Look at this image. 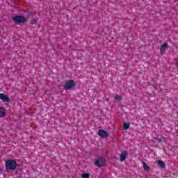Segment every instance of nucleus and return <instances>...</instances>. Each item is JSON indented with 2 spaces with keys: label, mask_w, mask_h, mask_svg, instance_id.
Segmentation results:
<instances>
[{
  "label": "nucleus",
  "mask_w": 178,
  "mask_h": 178,
  "mask_svg": "<svg viewBox=\"0 0 178 178\" xmlns=\"http://www.w3.org/2000/svg\"><path fill=\"white\" fill-rule=\"evenodd\" d=\"M82 178H90V174L89 173H83L82 175Z\"/></svg>",
  "instance_id": "nucleus-14"
},
{
  "label": "nucleus",
  "mask_w": 178,
  "mask_h": 178,
  "mask_svg": "<svg viewBox=\"0 0 178 178\" xmlns=\"http://www.w3.org/2000/svg\"><path fill=\"white\" fill-rule=\"evenodd\" d=\"M157 163L158 165H159V166L162 168H166V164L164 163L163 161H162V160H158L157 161Z\"/></svg>",
  "instance_id": "nucleus-10"
},
{
  "label": "nucleus",
  "mask_w": 178,
  "mask_h": 178,
  "mask_svg": "<svg viewBox=\"0 0 178 178\" xmlns=\"http://www.w3.org/2000/svg\"><path fill=\"white\" fill-rule=\"evenodd\" d=\"M115 99H118V101H122V97L119 95H116Z\"/></svg>",
  "instance_id": "nucleus-16"
},
{
  "label": "nucleus",
  "mask_w": 178,
  "mask_h": 178,
  "mask_svg": "<svg viewBox=\"0 0 178 178\" xmlns=\"http://www.w3.org/2000/svg\"><path fill=\"white\" fill-rule=\"evenodd\" d=\"M74 87H76V83H74V81L72 79L67 81L64 86L65 90H72V88H74Z\"/></svg>",
  "instance_id": "nucleus-4"
},
{
  "label": "nucleus",
  "mask_w": 178,
  "mask_h": 178,
  "mask_svg": "<svg viewBox=\"0 0 178 178\" xmlns=\"http://www.w3.org/2000/svg\"><path fill=\"white\" fill-rule=\"evenodd\" d=\"M0 99H1V101H3V102H9L10 101L9 96H8L3 93H0Z\"/></svg>",
  "instance_id": "nucleus-7"
},
{
  "label": "nucleus",
  "mask_w": 178,
  "mask_h": 178,
  "mask_svg": "<svg viewBox=\"0 0 178 178\" xmlns=\"http://www.w3.org/2000/svg\"><path fill=\"white\" fill-rule=\"evenodd\" d=\"M127 155H129V152L127 150H124L122 152L121 154L120 155V161L121 162H124L126 161V158H127Z\"/></svg>",
  "instance_id": "nucleus-6"
},
{
  "label": "nucleus",
  "mask_w": 178,
  "mask_h": 178,
  "mask_svg": "<svg viewBox=\"0 0 178 178\" xmlns=\"http://www.w3.org/2000/svg\"><path fill=\"white\" fill-rule=\"evenodd\" d=\"M13 20L16 24H24V23H26L27 19H26L24 16L17 15L13 18Z\"/></svg>",
  "instance_id": "nucleus-2"
},
{
  "label": "nucleus",
  "mask_w": 178,
  "mask_h": 178,
  "mask_svg": "<svg viewBox=\"0 0 178 178\" xmlns=\"http://www.w3.org/2000/svg\"><path fill=\"white\" fill-rule=\"evenodd\" d=\"M97 134L102 138H106L107 137H109V134H108L106 131L102 129L99 130Z\"/></svg>",
  "instance_id": "nucleus-5"
},
{
  "label": "nucleus",
  "mask_w": 178,
  "mask_h": 178,
  "mask_svg": "<svg viewBox=\"0 0 178 178\" xmlns=\"http://www.w3.org/2000/svg\"><path fill=\"white\" fill-rule=\"evenodd\" d=\"M6 112L3 107H0V118H4L6 116Z\"/></svg>",
  "instance_id": "nucleus-9"
},
{
  "label": "nucleus",
  "mask_w": 178,
  "mask_h": 178,
  "mask_svg": "<svg viewBox=\"0 0 178 178\" xmlns=\"http://www.w3.org/2000/svg\"><path fill=\"white\" fill-rule=\"evenodd\" d=\"M166 48H168V43H164L160 47L161 54H165V51H166Z\"/></svg>",
  "instance_id": "nucleus-8"
},
{
  "label": "nucleus",
  "mask_w": 178,
  "mask_h": 178,
  "mask_svg": "<svg viewBox=\"0 0 178 178\" xmlns=\"http://www.w3.org/2000/svg\"><path fill=\"white\" fill-rule=\"evenodd\" d=\"M37 19H33L31 21V24H37Z\"/></svg>",
  "instance_id": "nucleus-15"
},
{
  "label": "nucleus",
  "mask_w": 178,
  "mask_h": 178,
  "mask_svg": "<svg viewBox=\"0 0 178 178\" xmlns=\"http://www.w3.org/2000/svg\"><path fill=\"white\" fill-rule=\"evenodd\" d=\"M105 163H106V159L100 156L95 161V166H97V168H102L105 166Z\"/></svg>",
  "instance_id": "nucleus-3"
},
{
  "label": "nucleus",
  "mask_w": 178,
  "mask_h": 178,
  "mask_svg": "<svg viewBox=\"0 0 178 178\" xmlns=\"http://www.w3.org/2000/svg\"><path fill=\"white\" fill-rule=\"evenodd\" d=\"M17 168V162L15 159H8L6 161V170H15Z\"/></svg>",
  "instance_id": "nucleus-1"
},
{
  "label": "nucleus",
  "mask_w": 178,
  "mask_h": 178,
  "mask_svg": "<svg viewBox=\"0 0 178 178\" xmlns=\"http://www.w3.org/2000/svg\"><path fill=\"white\" fill-rule=\"evenodd\" d=\"M142 163L143 165L144 170H149V166H148V165H147V163H145V161H143Z\"/></svg>",
  "instance_id": "nucleus-11"
},
{
  "label": "nucleus",
  "mask_w": 178,
  "mask_h": 178,
  "mask_svg": "<svg viewBox=\"0 0 178 178\" xmlns=\"http://www.w3.org/2000/svg\"><path fill=\"white\" fill-rule=\"evenodd\" d=\"M153 141H158V143H162V138L159 137H154L152 138Z\"/></svg>",
  "instance_id": "nucleus-13"
},
{
  "label": "nucleus",
  "mask_w": 178,
  "mask_h": 178,
  "mask_svg": "<svg viewBox=\"0 0 178 178\" xmlns=\"http://www.w3.org/2000/svg\"><path fill=\"white\" fill-rule=\"evenodd\" d=\"M130 127V123H126V122H124V130H129Z\"/></svg>",
  "instance_id": "nucleus-12"
}]
</instances>
